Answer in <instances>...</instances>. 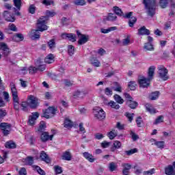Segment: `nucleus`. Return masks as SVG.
I'll use <instances>...</instances> for the list:
<instances>
[{
    "instance_id": "obj_38",
    "label": "nucleus",
    "mask_w": 175,
    "mask_h": 175,
    "mask_svg": "<svg viewBox=\"0 0 175 175\" xmlns=\"http://www.w3.org/2000/svg\"><path fill=\"white\" fill-rule=\"evenodd\" d=\"M68 54L72 57L75 54V46L73 45L68 46Z\"/></svg>"
},
{
    "instance_id": "obj_47",
    "label": "nucleus",
    "mask_w": 175,
    "mask_h": 175,
    "mask_svg": "<svg viewBox=\"0 0 175 175\" xmlns=\"http://www.w3.org/2000/svg\"><path fill=\"white\" fill-rule=\"evenodd\" d=\"M38 70H39V68L36 67L30 66L29 68V73L30 75H35V73H36V72H38Z\"/></svg>"
},
{
    "instance_id": "obj_9",
    "label": "nucleus",
    "mask_w": 175,
    "mask_h": 175,
    "mask_svg": "<svg viewBox=\"0 0 175 175\" xmlns=\"http://www.w3.org/2000/svg\"><path fill=\"white\" fill-rule=\"evenodd\" d=\"M39 21H37V29H32L31 32L30 33V36L31 39L35 40V39H40V32H43L44 31L40 30L39 29V25H38Z\"/></svg>"
},
{
    "instance_id": "obj_35",
    "label": "nucleus",
    "mask_w": 175,
    "mask_h": 175,
    "mask_svg": "<svg viewBox=\"0 0 175 175\" xmlns=\"http://www.w3.org/2000/svg\"><path fill=\"white\" fill-rule=\"evenodd\" d=\"M108 106H110V107H111L112 109H115L116 110H118V109H120V105L112 100L108 103Z\"/></svg>"
},
{
    "instance_id": "obj_11",
    "label": "nucleus",
    "mask_w": 175,
    "mask_h": 175,
    "mask_svg": "<svg viewBox=\"0 0 175 175\" xmlns=\"http://www.w3.org/2000/svg\"><path fill=\"white\" fill-rule=\"evenodd\" d=\"M28 102L31 109H36L38 105V98L34 96H29L28 97Z\"/></svg>"
},
{
    "instance_id": "obj_17",
    "label": "nucleus",
    "mask_w": 175,
    "mask_h": 175,
    "mask_svg": "<svg viewBox=\"0 0 175 175\" xmlns=\"http://www.w3.org/2000/svg\"><path fill=\"white\" fill-rule=\"evenodd\" d=\"M150 33V31L147 28H146V26H143L138 29L137 35H139V36H143L144 35L148 36Z\"/></svg>"
},
{
    "instance_id": "obj_3",
    "label": "nucleus",
    "mask_w": 175,
    "mask_h": 175,
    "mask_svg": "<svg viewBox=\"0 0 175 175\" xmlns=\"http://www.w3.org/2000/svg\"><path fill=\"white\" fill-rule=\"evenodd\" d=\"M155 69V66H151L149 67L148 70V78L143 77L141 79L138 80L140 87H142V88H147V87L150 85V81L154 79Z\"/></svg>"
},
{
    "instance_id": "obj_58",
    "label": "nucleus",
    "mask_w": 175,
    "mask_h": 175,
    "mask_svg": "<svg viewBox=\"0 0 175 175\" xmlns=\"http://www.w3.org/2000/svg\"><path fill=\"white\" fill-rule=\"evenodd\" d=\"M130 135L133 139V142H136L139 139V135H136L133 131H131Z\"/></svg>"
},
{
    "instance_id": "obj_50",
    "label": "nucleus",
    "mask_w": 175,
    "mask_h": 175,
    "mask_svg": "<svg viewBox=\"0 0 175 175\" xmlns=\"http://www.w3.org/2000/svg\"><path fill=\"white\" fill-rule=\"evenodd\" d=\"M74 3L77 6H84L85 5V0H75Z\"/></svg>"
},
{
    "instance_id": "obj_48",
    "label": "nucleus",
    "mask_w": 175,
    "mask_h": 175,
    "mask_svg": "<svg viewBox=\"0 0 175 175\" xmlns=\"http://www.w3.org/2000/svg\"><path fill=\"white\" fill-rule=\"evenodd\" d=\"M33 167H34V169H36L38 173H39L40 175H46V172H44V171L40 168V167L38 165H33Z\"/></svg>"
},
{
    "instance_id": "obj_56",
    "label": "nucleus",
    "mask_w": 175,
    "mask_h": 175,
    "mask_svg": "<svg viewBox=\"0 0 175 175\" xmlns=\"http://www.w3.org/2000/svg\"><path fill=\"white\" fill-rule=\"evenodd\" d=\"M12 10H13L15 16H21V12H20V10H21V9H18V8L16 7V8H13Z\"/></svg>"
},
{
    "instance_id": "obj_16",
    "label": "nucleus",
    "mask_w": 175,
    "mask_h": 175,
    "mask_svg": "<svg viewBox=\"0 0 175 175\" xmlns=\"http://www.w3.org/2000/svg\"><path fill=\"white\" fill-rule=\"evenodd\" d=\"M83 155L84 158L85 159H87V161H88V162H90L91 163H93V162H95V161H96V158H95V157H94V155H92L91 153H90L88 152H84L83 153Z\"/></svg>"
},
{
    "instance_id": "obj_29",
    "label": "nucleus",
    "mask_w": 175,
    "mask_h": 175,
    "mask_svg": "<svg viewBox=\"0 0 175 175\" xmlns=\"http://www.w3.org/2000/svg\"><path fill=\"white\" fill-rule=\"evenodd\" d=\"M44 62H46V64H53V62H54V55L51 53L45 57Z\"/></svg>"
},
{
    "instance_id": "obj_31",
    "label": "nucleus",
    "mask_w": 175,
    "mask_h": 175,
    "mask_svg": "<svg viewBox=\"0 0 175 175\" xmlns=\"http://www.w3.org/2000/svg\"><path fill=\"white\" fill-rule=\"evenodd\" d=\"M159 3L161 9H166L169 5V0H159Z\"/></svg>"
},
{
    "instance_id": "obj_10",
    "label": "nucleus",
    "mask_w": 175,
    "mask_h": 175,
    "mask_svg": "<svg viewBox=\"0 0 175 175\" xmlns=\"http://www.w3.org/2000/svg\"><path fill=\"white\" fill-rule=\"evenodd\" d=\"M3 17L5 21H8L10 23H14L16 21V18H14V14L10 13L9 11H4Z\"/></svg>"
},
{
    "instance_id": "obj_51",
    "label": "nucleus",
    "mask_w": 175,
    "mask_h": 175,
    "mask_svg": "<svg viewBox=\"0 0 175 175\" xmlns=\"http://www.w3.org/2000/svg\"><path fill=\"white\" fill-rule=\"evenodd\" d=\"M104 92L107 96H111V95H113V90L110 89V88H106Z\"/></svg>"
},
{
    "instance_id": "obj_61",
    "label": "nucleus",
    "mask_w": 175,
    "mask_h": 175,
    "mask_svg": "<svg viewBox=\"0 0 175 175\" xmlns=\"http://www.w3.org/2000/svg\"><path fill=\"white\" fill-rule=\"evenodd\" d=\"M8 27H9V29H10V31H13L14 32H17V27H16V25L13 23H10Z\"/></svg>"
},
{
    "instance_id": "obj_4",
    "label": "nucleus",
    "mask_w": 175,
    "mask_h": 175,
    "mask_svg": "<svg viewBox=\"0 0 175 175\" xmlns=\"http://www.w3.org/2000/svg\"><path fill=\"white\" fill-rule=\"evenodd\" d=\"M142 3L144 5L148 16L154 17L157 12V0H144Z\"/></svg>"
},
{
    "instance_id": "obj_12",
    "label": "nucleus",
    "mask_w": 175,
    "mask_h": 175,
    "mask_svg": "<svg viewBox=\"0 0 175 175\" xmlns=\"http://www.w3.org/2000/svg\"><path fill=\"white\" fill-rule=\"evenodd\" d=\"M53 137H54V135L49 134V132H43L41 133L40 139L42 143H46V142H49V140H53Z\"/></svg>"
},
{
    "instance_id": "obj_42",
    "label": "nucleus",
    "mask_w": 175,
    "mask_h": 175,
    "mask_svg": "<svg viewBox=\"0 0 175 175\" xmlns=\"http://www.w3.org/2000/svg\"><path fill=\"white\" fill-rule=\"evenodd\" d=\"M137 148H133V149H131L130 150H126L124 151L126 155H127L128 157H130V155H133V154H136V152H137Z\"/></svg>"
},
{
    "instance_id": "obj_40",
    "label": "nucleus",
    "mask_w": 175,
    "mask_h": 175,
    "mask_svg": "<svg viewBox=\"0 0 175 175\" xmlns=\"http://www.w3.org/2000/svg\"><path fill=\"white\" fill-rule=\"evenodd\" d=\"M46 111H48V114H52V116H55V113L57 111V109H55L53 107H49L47 109H46Z\"/></svg>"
},
{
    "instance_id": "obj_37",
    "label": "nucleus",
    "mask_w": 175,
    "mask_h": 175,
    "mask_svg": "<svg viewBox=\"0 0 175 175\" xmlns=\"http://www.w3.org/2000/svg\"><path fill=\"white\" fill-rule=\"evenodd\" d=\"M53 169L55 170V174H61V173H62V172H64V170H62V167H61L59 165H55L53 167Z\"/></svg>"
},
{
    "instance_id": "obj_53",
    "label": "nucleus",
    "mask_w": 175,
    "mask_h": 175,
    "mask_svg": "<svg viewBox=\"0 0 175 175\" xmlns=\"http://www.w3.org/2000/svg\"><path fill=\"white\" fill-rule=\"evenodd\" d=\"M19 39V42H23L24 40V36L23 33H18L14 36V39L17 38Z\"/></svg>"
},
{
    "instance_id": "obj_36",
    "label": "nucleus",
    "mask_w": 175,
    "mask_h": 175,
    "mask_svg": "<svg viewBox=\"0 0 175 175\" xmlns=\"http://www.w3.org/2000/svg\"><path fill=\"white\" fill-rule=\"evenodd\" d=\"M8 116V112H6V109H0V122Z\"/></svg>"
},
{
    "instance_id": "obj_44",
    "label": "nucleus",
    "mask_w": 175,
    "mask_h": 175,
    "mask_svg": "<svg viewBox=\"0 0 175 175\" xmlns=\"http://www.w3.org/2000/svg\"><path fill=\"white\" fill-rule=\"evenodd\" d=\"M25 162L27 165H29V166H32V165H33V157H27L25 159Z\"/></svg>"
},
{
    "instance_id": "obj_34",
    "label": "nucleus",
    "mask_w": 175,
    "mask_h": 175,
    "mask_svg": "<svg viewBox=\"0 0 175 175\" xmlns=\"http://www.w3.org/2000/svg\"><path fill=\"white\" fill-rule=\"evenodd\" d=\"M145 107L146 109V110L150 113V114H155V113H157L155 109H154V107H152L151 105H150V104H146L145 105Z\"/></svg>"
},
{
    "instance_id": "obj_20",
    "label": "nucleus",
    "mask_w": 175,
    "mask_h": 175,
    "mask_svg": "<svg viewBox=\"0 0 175 175\" xmlns=\"http://www.w3.org/2000/svg\"><path fill=\"white\" fill-rule=\"evenodd\" d=\"M165 174L166 175H175V170L173 167V165H168L167 167H165Z\"/></svg>"
},
{
    "instance_id": "obj_46",
    "label": "nucleus",
    "mask_w": 175,
    "mask_h": 175,
    "mask_svg": "<svg viewBox=\"0 0 175 175\" xmlns=\"http://www.w3.org/2000/svg\"><path fill=\"white\" fill-rule=\"evenodd\" d=\"M28 12L31 14H35V12H36V7H35V5H30L28 9Z\"/></svg>"
},
{
    "instance_id": "obj_60",
    "label": "nucleus",
    "mask_w": 175,
    "mask_h": 175,
    "mask_svg": "<svg viewBox=\"0 0 175 175\" xmlns=\"http://www.w3.org/2000/svg\"><path fill=\"white\" fill-rule=\"evenodd\" d=\"M154 173H155V169L152 168L148 171H144L143 172L144 175H152L154 174Z\"/></svg>"
},
{
    "instance_id": "obj_6",
    "label": "nucleus",
    "mask_w": 175,
    "mask_h": 175,
    "mask_svg": "<svg viewBox=\"0 0 175 175\" xmlns=\"http://www.w3.org/2000/svg\"><path fill=\"white\" fill-rule=\"evenodd\" d=\"M157 75L159 79H161L163 81H166L169 80V70L165 67L163 65H160L157 68Z\"/></svg>"
},
{
    "instance_id": "obj_28",
    "label": "nucleus",
    "mask_w": 175,
    "mask_h": 175,
    "mask_svg": "<svg viewBox=\"0 0 175 175\" xmlns=\"http://www.w3.org/2000/svg\"><path fill=\"white\" fill-rule=\"evenodd\" d=\"M104 20L105 21H116V20H117V16H116L115 14L109 13L108 16H107Z\"/></svg>"
},
{
    "instance_id": "obj_25",
    "label": "nucleus",
    "mask_w": 175,
    "mask_h": 175,
    "mask_svg": "<svg viewBox=\"0 0 175 175\" xmlns=\"http://www.w3.org/2000/svg\"><path fill=\"white\" fill-rule=\"evenodd\" d=\"M160 92L159 91L153 92L149 96L150 100H157L159 98Z\"/></svg>"
},
{
    "instance_id": "obj_55",
    "label": "nucleus",
    "mask_w": 175,
    "mask_h": 175,
    "mask_svg": "<svg viewBox=\"0 0 175 175\" xmlns=\"http://www.w3.org/2000/svg\"><path fill=\"white\" fill-rule=\"evenodd\" d=\"M13 2L16 8L21 9V0H13Z\"/></svg>"
},
{
    "instance_id": "obj_1",
    "label": "nucleus",
    "mask_w": 175,
    "mask_h": 175,
    "mask_svg": "<svg viewBox=\"0 0 175 175\" xmlns=\"http://www.w3.org/2000/svg\"><path fill=\"white\" fill-rule=\"evenodd\" d=\"M113 11L117 16H119L120 17L122 16L124 18H129V25L131 28L133 27L135 24H136V21H137V18L136 16H133V12H130L126 13V14H124V12H122V10L118 8V6H114L113 8Z\"/></svg>"
},
{
    "instance_id": "obj_19",
    "label": "nucleus",
    "mask_w": 175,
    "mask_h": 175,
    "mask_svg": "<svg viewBox=\"0 0 175 175\" xmlns=\"http://www.w3.org/2000/svg\"><path fill=\"white\" fill-rule=\"evenodd\" d=\"M118 169V165L117 163L112 161L108 164V170L111 172H117Z\"/></svg>"
},
{
    "instance_id": "obj_57",
    "label": "nucleus",
    "mask_w": 175,
    "mask_h": 175,
    "mask_svg": "<svg viewBox=\"0 0 175 175\" xmlns=\"http://www.w3.org/2000/svg\"><path fill=\"white\" fill-rule=\"evenodd\" d=\"M113 146H115V148H116L117 150H119V148H121L122 144H121V142L116 140V141H114Z\"/></svg>"
},
{
    "instance_id": "obj_26",
    "label": "nucleus",
    "mask_w": 175,
    "mask_h": 175,
    "mask_svg": "<svg viewBox=\"0 0 175 175\" xmlns=\"http://www.w3.org/2000/svg\"><path fill=\"white\" fill-rule=\"evenodd\" d=\"M90 62L92 65L96 68H99V66H100V62H99L96 57H92L90 59Z\"/></svg>"
},
{
    "instance_id": "obj_54",
    "label": "nucleus",
    "mask_w": 175,
    "mask_h": 175,
    "mask_svg": "<svg viewBox=\"0 0 175 175\" xmlns=\"http://www.w3.org/2000/svg\"><path fill=\"white\" fill-rule=\"evenodd\" d=\"M154 144L158 147V148H163L165 147V142L163 141L157 142Z\"/></svg>"
},
{
    "instance_id": "obj_14",
    "label": "nucleus",
    "mask_w": 175,
    "mask_h": 175,
    "mask_svg": "<svg viewBox=\"0 0 175 175\" xmlns=\"http://www.w3.org/2000/svg\"><path fill=\"white\" fill-rule=\"evenodd\" d=\"M62 39H68L70 42H76L77 36L76 34L75 33H63L61 35Z\"/></svg>"
},
{
    "instance_id": "obj_27",
    "label": "nucleus",
    "mask_w": 175,
    "mask_h": 175,
    "mask_svg": "<svg viewBox=\"0 0 175 175\" xmlns=\"http://www.w3.org/2000/svg\"><path fill=\"white\" fill-rule=\"evenodd\" d=\"M113 85H115V87L112 88L113 91H116V92H122V87H121V85H120L118 82H113Z\"/></svg>"
},
{
    "instance_id": "obj_43",
    "label": "nucleus",
    "mask_w": 175,
    "mask_h": 175,
    "mask_svg": "<svg viewBox=\"0 0 175 175\" xmlns=\"http://www.w3.org/2000/svg\"><path fill=\"white\" fill-rule=\"evenodd\" d=\"M48 46L49 49H55V39L53 38L48 42Z\"/></svg>"
},
{
    "instance_id": "obj_62",
    "label": "nucleus",
    "mask_w": 175,
    "mask_h": 175,
    "mask_svg": "<svg viewBox=\"0 0 175 175\" xmlns=\"http://www.w3.org/2000/svg\"><path fill=\"white\" fill-rule=\"evenodd\" d=\"M133 116H135V113H126V117H127L129 122H132L133 120Z\"/></svg>"
},
{
    "instance_id": "obj_18",
    "label": "nucleus",
    "mask_w": 175,
    "mask_h": 175,
    "mask_svg": "<svg viewBox=\"0 0 175 175\" xmlns=\"http://www.w3.org/2000/svg\"><path fill=\"white\" fill-rule=\"evenodd\" d=\"M126 105H127L130 109H133V110L139 106V103L133 100V98L132 100H126Z\"/></svg>"
},
{
    "instance_id": "obj_15",
    "label": "nucleus",
    "mask_w": 175,
    "mask_h": 175,
    "mask_svg": "<svg viewBox=\"0 0 175 175\" xmlns=\"http://www.w3.org/2000/svg\"><path fill=\"white\" fill-rule=\"evenodd\" d=\"M40 114L38 112H33L32 116L29 117V125L31 126H33L35 125V122H36V120L39 118Z\"/></svg>"
},
{
    "instance_id": "obj_7",
    "label": "nucleus",
    "mask_w": 175,
    "mask_h": 175,
    "mask_svg": "<svg viewBox=\"0 0 175 175\" xmlns=\"http://www.w3.org/2000/svg\"><path fill=\"white\" fill-rule=\"evenodd\" d=\"M93 113L94 114L95 118L99 121L105 120L106 118V113L99 107H95L93 108Z\"/></svg>"
},
{
    "instance_id": "obj_39",
    "label": "nucleus",
    "mask_w": 175,
    "mask_h": 175,
    "mask_svg": "<svg viewBox=\"0 0 175 175\" xmlns=\"http://www.w3.org/2000/svg\"><path fill=\"white\" fill-rule=\"evenodd\" d=\"M114 99L117 103H119L120 105H122V103H124V99H122V98L118 94L114 95Z\"/></svg>"
},
{
    "instance_id": "obj_23",
    "label": "nucleus",
    "mask_w": 175,
    "mask_h": 175,
    "mask_svg": "<svg viewBox=\"0 0 175 175\" xmlns=\"http://www.w3.org/2000/svg\"><path fill=\"white\" fill-rule=\"evenodd\" d=\"M62 159L63 161H72V154L69 150L65 151L62 156Z\"/></svg>"
},
{
    "instance_id": "obj_22",
    "label": "nucleus",
    "mask_w": 175,
    "mask_h": 175,
    "mask_svg": "<svg viewBox=\"0 0 175 175\" xmlns=\"http://www.w3.org/2000/svg\"><path fill=\"white\" fill-rule=\"evenodd\" d=\"M46 128H47V126H46V122L41 121L39 124L37 132H38V133H43V132H46Z\"/></svg>"
},
{
    "instance_id": "obj_8",
    "label": "nucleus",
    "mask_w": 175,
    "mask_h": 175,
    "mask_svg": "<svg viewBox=\"0 0 175 175\" xmlns=\"http://www.w3.org/2000/svg\"><path fill=\"white\" fill-rule=\"evenodd\" d=\"M0 129L2 131L3 136H8V135H10L12 124L6 122H2L0 124Z\"/></svg>"
},
{
    "instance_id": "obj_2",
    "label": "nucleus",
    "mask_w": 175,
    "mask_h": 175,
    "mask_svg": "<svg viewBox=\"0 0 175 175\" xmlns=\"http://www.w3.org/2000/svg\"><path fill=\"white\" fill-rule=\"evenodd\" d=\"M56 14L57 13L54 11L46 10L45 16H41L38 20L40 31H47V29H49V27L46 25V24H47L46 21H49V18H50V17H54Z\"/></svg>"
},
{
    "instance_id": "obj_49",
    "label": "nucleus",
    "mask_w": 175,
    "mask_h": 175,
    "mask_svg": "<svg viewBox=\"0 0 175 175\" xmlns=\"http://www.w3.org/2000/svg\"><path fill=\"white\" fill-rule=\"evenodd\" d=\"M21 107H22L23 111H28V103L25 101L22 102Z\"/></svg>"
},
{
    "instance_id": "obj_41",
    "label": "nucleus",
    "mask_w": 175,
    "mask_h": 175,
    "mask_svg": "<svg viewBox=\"0 0 175 175\" xmlns=\"http://www.w3.org/2000/svg\"><path fill=\"white\" fill-rule=\"evenodd\" d=\"M73 126V124L72 121L69 119H65L64 120V128H72Z\"/></svg>"
},
{
    "instance_id": "obj_64",
    "label": "nucleus",
    "mask_w": 175,
    "mask_h": 175,
    "mask_svg": "<svg viewBox=\"0 0 175 175\" xmlns=\"http://www.w3.org/2000/svg\"><path fill=\"white\" fill-rule=\"evenodd\" d=\"M18 175H27V170L25 167H22L18 172Z\"/></svg>"
},
{
    "instance_id": "obj_21",
    "label": "nucleus",
    "mask_w": 175,
    "mask_h": 175,
    "mask_svg": "<svg viewBox=\"0 0 175 175\" xmlns=\"http://www.w3.org/2000/svg\"><path fill=\"white\" fill-rule=\"evenodd\" d=\"M90 39L89 36H85V35H81V37H80L79 40H78V44L79 46H82V44H85L87 42H88Z\"/></svg>"
},
{
    "instance_id": "obj_5",
    "label": "nucleus",
    "mask_w": 175,
    "mask_h": 175,
    "mask_svg": "<svg viewBox=\"0 0 175 175\" xmlns=\"http://www.w3.org/2000/svg\"><path fill=\"white\" fill-rule=\"evenodd\" d=\"M10 85L12 95L14 109L16 111H20V98H18V92H17V88H16V84L14 82H10Z\"/></svg>"
},
{
    "instance_id": "obj_32",
    "label": "nucleus",
    "mask_w": 175,
    "mask_h": 175,
    "mask_svg": "<svg viewBox=\"0 0 175 175\" xmlns=\"http://www.w3.org/2000/svg\"><path fill=\"white\" fill-rule=\"evenodd\" d=\"M144 49L148 51H154V45L152 43L146 42L144 46Z\"/></svg>"
},
{
    "instance_id": "obj_13",
    "label": "nucleus",
    "mask_w": 175,
    "mask_h": 175,
    "mask_svg": "<svg viewBox=\"0 0 175 175\" xmlns=\"http://www.w3.org/2000/svg\"><path fill=\"white\" fill-rule=\"evenodd\" d=\"M1 50L2 51L3 57H8L10 54V49H9V46L5 42H1Z\"/></svg>"
},
{
    "instance_id": "obj_24",
    "label": "nucleus",
    "mask_w": 175,
    "mask_h": 175,
    "mask_svg": "<svg viewBox=\"0 0 175 175\" xmlns=\"http://www.w3.org/2000/svg\"><path fill=\"white\" fill-rule=\"evenodd\" d=\"M40 158L42 161H44V162H46V163H50V162H51L50 157H49V155H47V154L44 152V151L41 152Z\"/></svg>"
},
{
    "instance_id": "obj_45",
    "label": "nucleus",
    "mask_w": 175,
    "mask_h": 175,
    "mask_svg": "<svg viewBox=\"0 0 175 175\" xmlns=\"http://www.w3.org/2000/svg\"><path fill=\"white\" fill-rule=\"evenodd\" d=\"M128 87L131 91H135V90H136V82L130 81L128 84Z\"/></svg>"
},
{
    "instance_id": "obj_52",
    "label": "nucleus",
    "mask_w": 175,
    "mask_h": 175,
    "mask_svg": "<svg viewBox=\"0 0 175 175\" xmlns=\"http://www.w3.org/2000/svg\"><path fill=\"white\" fill-rule=\"evenodd\" d=\"M122 166L123 167V170H127L129 172V170L132 169V165L129 163H123L122 164Z\"/></svg>"
},
{
    "instance_id": "obj_30",
    "label": "nucleus",
    "mask_w": 175,
    "mask_h": 175,
    "mask_svg": "<svg viewBox=\"0 0 175 175\" xmlns=\"http://www.w3.org/2000/svg\"><path fill=\"white\" fill-rule=\"evenodd\" d=\"M5 148H10V149H13L16 148V143H14L13 141H8L5 143Z\"/></svg>"
},
{
    "instance_id": "obj_59",
    "label": "nucleus",
    "mask_w": 175,
    "mask_h": 175,
    "mask_svg": "<svg viewBox=\"0 0 175 175\" xmlns=\"http://www.w3.org/2000/svg\"><path fill=\"white\" fill-rule=\"evenodd\" d=\"M161 122H163V116H159L154 121V125H157Z\"/></svg>"
},
{
    "instance_id": "obj_33",
    "label": "nucleus",
    "mask_w": 175,
    "mask_h": 175,
    "mask_svg": "<svg viewBox=\"0 0 175 175\" xmlns=\"http://www.w3.org/2000/svg\"><path fill=\"white\" fill-rule=\"evenodd\" d=\"M117 131L114 129L107 133V136L110 139V140H113L114 137L117 136Z\"/></svg>"
},
{
    "instance_id": "obj_63",
    "label": "nucleus",
    "mask_w": 175,
    "mask_h": 175,
    "mask_svg": "<svg viewBox=\"0 0 175 175\" xmlns=\"http://www.w3.org/2000/svg\"><path fill=\"white\" fill-rule=\"evenodd\" d=\"M3 96L6 102H9V93L8 92H3Z\"/></svg>"
}]
</instances>
